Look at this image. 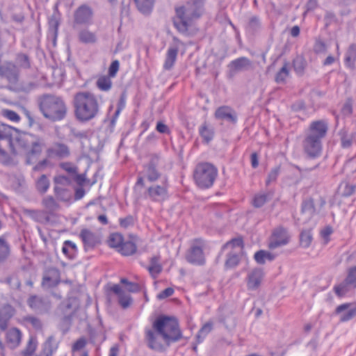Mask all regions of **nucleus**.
Listing matches in <instances>:
<instances>
[{
	"mask_svg": "<svg viewBox=\"0 0 356 356\" xmlns=\"http://www.w3.org/2000/svg\"><path fill=\"white\" fill-rule=\"evenodd\" d=\"M161 337L167 346L179 341L183 337L177 319L174 316L159 315L152 323V329H146L145 339L149 348L162 352L163 343L158 340Z\"/></svg>",
	"mask_w": 356,
	"mask_h": 356,
	"instance_id": "1",
	"label": "nucleus"
},
{
	"mask_svg": "<svg viewBox=\"0 0 356 356\" xmlns=\"http://www.w3.org/2000/svg\"><path fill=\"white\" fill-rule=\"evenodd\" d=\"M204 3L205 0H188L175 8L173 24L180 33L189 35L188 30L193 22L199 19L204 12Z\"/></svg>",
	"mask_w": 356,
	"mask_h": 356,
	"instance_id": "2",
	"label": "nucleus"
},
{
	"mask_svg": "<svg viewBox=\"0 0 356 356\" xmlns=\"http://www.w3.org/2000/svg\"><path fill=\"white\" fill-rule=\"evenodd\" d=\"M75 118L80 122H88L99 113L100 104L97 97L88 91L76 92L73 98Z\"/></svg>",
	"mask_w": 356,
	"mask_h": 356,
	"instance_id": "3",
	"label": "nucleus"
},
{
	"mask_svg": "<svg viewBox=\"0 0 356 356\" xmlns=\"http://www.w3.org/2000/svg\"><path fill=\"white\" fill-rule=\"evenodd\" d=\"M13 133V141L10 149L11 153L16 155L19 150L24 151L26 154V163L31 164V157L38 156L42 152V139L38 136L30 133L19 132L15 128Z\"/></svg>",
	"mask_w": 356,
	"mask_h": 356,
	"instance_id": "4",
	"label": "nucleus"
},
{
	"mask_svg": "<svg viewBox=\"0 0 356 356\" xmlns=\"http://www.w3.org/2000/svg\"><path fill=\"white\" fill-rule=\"evenodd\" d=\"M38 106L43 116L51 122L63 120L67 115V106L58 96L44 95L38 99Z\"/></svg>",
	"mask_w": 356,
	"mask_h": 356,
	"instance_id": "5",
	"label": "nucleus"
},
{
	"mask_svg": "<svg viewBox=\"0 0 356 356\" xmlns=\"http://www.w3.org/2000/svg\"><path fill=\"white\" fill-rule=\"evenodd\" d=\"M218 174V168L214 165L209 162H202L195 166L193 179L200 188L208 189L213 185Z\"/></svg>",
	"mask_w": 356,
	"mask_h": 356,
	"instance_id": "6",
	"label": "nucleus"
},
{
	"mask_svg": "<svg viewBox=\"0 0 356 356\" xmlns=\"http://www.w3.org/2000/svg\"><path fill=\"white\" fill-rule=\"evenodd\" d=\"M207 242L201 238H195L186 253V260L193 265L202 266L205 264L204 250Z\"/></svg>",
	"mask_w": 356,
	"mask_h": 356,
	"instance_id": "7",
	"label": "nucleus"
},
{
	"mask_svg": "<svg viewBox=\"0 0 356 356\" xmlns=\"http://www.w3.org/2000/svg\"><path fill=\"white\" fill-rule=\"evenodd\" d=\"M356 289V266H351L347 270L346 278L339 284L334 286L335 294L339 297H344L351 289Z\"/></svg>",
	"mask_w": 356,
	"mask_h": 356,
	"instance_id": "8",
	"label": "nucleus"
},
{
	"mask_svg": "<svg viewBox=\"0 0 356 356\" xmlns=\"http://www.w3.org/2000/svg\"><path fill=\"white\" fill-rule=\"evenodd\" d=\"M304 152L310 159L321 156L323 150V140L305 135L302 143Z\"/></svg>",
	"mask_w": 356,
	"mask_h": 356,
	"instance_id": "9",
	"label": "nucleus"
},
{
	"mask_svg": "<svg viewBox=\"0 0 356 356\" xmlns=\"http://www.w3.org/2000/svg\"><path fill=\"white\" fill-rule=\"evenodd\" d=\"M290 236L286 228L278 226L275 228L269 238L268 248L276 249L289 243Z\"/></svg>",
	"mask_w": 356,
	"mask_h": 356,
	"instance_id": "10",
	"label": "nucleus"
},
{
	"mask_svg": "<svg viewBox=\"0 0 356 356\" xmlns=\"http://www.w3.org/2000/svg\"><path fill=\"white\" fill-rule=\"evenodd\" d=\"M168 179L165 177L162 185H152L147 188L144 194L145 197L153 202L163 201L168 197Z\"/></svg>",
	"mask_w": 356,
	"mask_h": 356,
	"instance_id": "11",
	"label": "nucleus"
},
{
	"mask_svg": "<svg viewBox=\"0 0 356 356\" xmlns=\"http://www.w3.org/2000/svg\"><path fill=\"white\" fill-rule=\"evenodd\" d=\"M328 130L329 124L327 120H314L309 124L305 135L323 140L326 137Z\"/></svg>",
	"mask_w": 356,
	"mask_h": 356,
	"instance_id": "12",
	"label": "nucleus"
},
{
	"mask_svg": "<svg viewBox=\"0 0 356 356\" xmlns=\"http://www.w3.org/2000/svg\"><path fill=\"white\" fill-rule=\"evenodd\" d=\"M28 306L38 314H44L49 312L51 307L50 300L45 297L31 295L27 299Z\"/></svg>",
	"mask_w": 356,
	"mask_h": 356,
	"instance_id": "13",
	"label": "nucleus"
},
{
	"mask_svg": "<svg viewBox=\"0 0 356 356\" xmlns=\"http://www.w3.org/2000/svg\"><path fill=\"white\" fill-rule=\"evenodd\" d=\"M93 11L86 4L79 6L74 13V26L75 25H89L92 22Z\"/></svg>",
	"mask_w": 356,
	"mask_h": 356,
	"instance_id": "14",
	"label": "nucleus"
},
{
	"mask_svg": "<svg viewBox=\"0 0 356 356\" xmlns=\"http://www.w3.org/2000/svg\"><path fill=\"white\" fill-rule=\"evenodd\" d=\"M216 119L225 121L235 124L237 122V114L236 111L228 106H221L218 107L214 113Z\"/></svg>",
	"mask_w": 356,
	"mask_h": 356,
	"instance_id": "15",
	"label": "nucleus"
},
{
	"mask_svg": "<svg viewBox=\"0 0 356 356\" xmlns=\"http://www.w3.org/2000/svg\"><path fill=\"white\" fill-rule=\"evenodd\" d=\"M252 67V63L251 60L245 56L234 59L228 65L231 76H233L237 72L248 70Z\"/></svg>",
	"mask_w": 356,
	"mask_h": 356,
	"instance_id": "16",
	"label": "nucleus"
},
{
	"mask_svg": "<svg viewBox=\"0 0 356 356\" xmlns=\"http://www.w3.org/2000/svg\"><path fill=\"white\" fill-rule=\"evenodd\" d=\"M60 283V271L56 268H49L43 276L42 285L47 288L56 286Z\"/></svg>",
	"mask_w": 356,
	"mask_h": 356,
	"instance_id": "17",
	"label": "nucleus"
},
{
	"mask_svg": "<svg viewBox=\"0 0 356 356\" xmlns=\"http://www.w3.org/2000/svg\"><path fill=\"white\" fill-rule=\"evenodd\" d=\"M264 271L260 268H256L248 275L247 286L249 290H256L259 288L264 277Z\"/></svg>",
	"mask_w": 356,
	"mask_h": 356,
	"instance_id": "18",
	"label": "nucleus"
},
{
	"mask_svg": "<svg viewBox=\"0 0 356 356\" xmlns=\"http://www.w3.org/2000/svg\"><path fill=\"white\" fill-rule=\"evenodd\" d=\"M338 135L340 139V145L343 149H349L356 142V131L350 132L343 127L339 131Z\"/></svg>",
	"mask_w": 356,
	"mask_h": 356,
	"instance_id": "19",
	"label": "nucleus"
},
{
	"mask_svg": "<svg viewBox=\"0 0 356 356\" xmlns=\"http://www.w3.org/2000/svg\"><path fill=\"white\" fill-rule=\"evenodd\" d=\"M83 244L84 248H93L99 242L97 234L88 229H83L79 234Z\"/></svg>",
	"mask_w": 356,
	"mask_h": 356,
	"instance_id": "20",
	"label": "nucleus"
},
{
	"mask_svg": "<svg viewBox=\"0 0 356 356\" xmlns=\"http://www.w3.org/2000/svg\"><path fill=\"white\" fill-rule=\"evenodd\" d=\"M15 313L14 308L10 305H5L0 309V330L5 331L8 325V322Z\"/></svg>",
	"mask_w": 356,
	"mask_h": 356,
	"instance_id": "21",
	"label": "nucleus"
},
{
	"mask_svg": "<svg viewBox=\"0 0 356 356\" xmlns=\"http://www.w3.org/2000/svg\"><path fill=\"white\" fill-rule=\"evenodd\" d=\"M22 332L16 327L8 330L6 334V341L10 349H15L20 344Z\"/></svg>",
	"mask_w": 356,
	"mask_h": 356,
	"instance_id": "22",
	"label": "nucleus"
},
{
	"mask_svg": "<svg viewBox=\"0 0 356 356\" xmlns=\"http://www.w3.org/2000/svg\"><path fill=\"white\" fill-rule=\"evenodd\" d=\"M274 195V190L270 189L266 192L257 193L252 200V205L254 208H261L270 201Z\"/></svg>",
	"mask_w": 356,
	"mask_h": 356,
	"instance_id": "23",
	"label": "nucleus"
},
{
	"mask_svg": "<svg viewBox=\"0 0 356 356\" xmlns=\"http://www.w3.org/2000/svg\"><path fill=\"white\" fill-rule=\"evenodd\" d=\"M179 51V47L177 45L170 46L166 52L165 61L163 63V69L165 70H171L177 60Z\"/></svg>",
	"mask_w": 356,
	"mask_h": 356,
	"instance_id": "24",
	"label": "nucleus"
},
{
	"mask_svg": "<svg viewBox=\"0 0 356 356\" xmlns=\"http://www.w3.org/2000/svg\"><path fill=\"white\" fill-rule=\"evenodd\" d=\"M48 151L51 155L56 156L60 159L67 158L70 154L69 147L60 143H55Z\"/></svg>",
	"mask_w": 356,
	"mask_h": 356,
	"instance_id": "25",
	"label": "nucleus"
},
{
	"mask_svg": "<svg viewBox=\"0 0 356 356\" xmlns=\"http://www.w3.org/2000/svg\"><path fill=\"white\" fill-rule=\"evenodd\" d=\"M199 134L202 137L203 142L208 144L214 137V129L207 122H204L199 127Z\"/></svg>",
	"mask_w": 356,
	"mask_h": 356,
	"instance_id": "26",
	"label": "nucleus"
},
{
	"mask_svg": "<svg viewBox=\"0 0 356 356\" xmlns=\"http://www.w3.org/2000/svg\"><path fill=\"white\" fill-rule=\"evenodd\" d=\"M241 261L240 252H237L235 250L229 251L226 256V260L225 262V269H232L238 266Z\"/></svg>",
	"mask_w": 356,
	"mask_h": 356,
	"instance_id": "27",
	"label": "nucleus"
},
{
	"mask_svg": "<svg viewBox=\"0 0 356 356\" xmlns=\"http://www.w3.org/2000/svg\"><path fill=\"white\" fill-rule=\"evenodd\" d=\"M145 176L148 181L154 182L161 177V173L156 168V164L154 160H151L145 166Z\"/></svg>",
	"mask_w": 356,
	"mask_h": 356,
	"instance_id": "28",
	"label": "nucleus"
},
{
	"mask_svg": "<svg viewBox=\"0 0 356 356\" xmlns=\"http://www.w3.org/2000/svg\"><path fill=\"white\" fill-rule=\"evenodd\" d=\"M11 246L3 236H0V264L6 262L10 257Z\"/></svg>",
	"mask_w": 356,
	"mask_h": 356,
	"instance_id": "29",
	"label": "nucleus"
},
{
	"mask_svg": "<svg viewBox=\"0 0 356 356\" xmlns=\"http://www.w3.org/2000/svg\"><path fill=\"white\" fill-rule=\"evenodd\" d=\"M78 39L83 44H94L97 42V36L95 33L87 29H81L78 33Z\"/></svg>",
	"mask_w": 356,
	"mask_h": 356,
	"instance_id": "30",
	"label": "nucleus"
},
{
	"mask_svg": "<svg viewBox=\"0 0 356 356\" xmlns=\"http://www.w3.org/2000/svg\"><path fill=\"white\" fill-rule=\"evenodd\" d=\"M356 62V44H351L346 54L345 65L348 68L353 70L355 68Z\"/></svg>",
	"mask_w": 356,
	"mask_h": 356,
	"instance_id": "31",
	"label": "nucleus"
},
{
	"mask_svg": "<svg viewBox=\"0 0 356 356\" xmlns=\"http://www.w3.org/2000/svg\"><path fill=\"white\" fill-rule=\"evenodd\" d=\"M18 69L28 70L31 67V60L29 55L24 53L16 54L15 63Z\"/></svg>",
	"mask_w": 356,
	"mask_h": 356,
	"instance_id": "32",
	"label": "nucleus"
},
{
	"mask_svg": "<svg viewBox=\"0 0 356 356\" xmlns=\"http://www.w3.org/2000/svg\"><path fill=\"white\" fill-rule=\"evenodd\" d=\"M261 28L260 18L254 15L250 17L246 26L245 30L248 33L254 35L257 33Z\"/></svg>",
	"mask_w": 356,
	"mask_h": 356,
	"instance_id": "33",
	"label": "nucleus"
},
{
	"mask_svg": "<svg viewBox=\"0 0 356 356\" xmlns=\"http://www.w3.org/2000/svg\"><path fill=\"white\" fill-rule=\"evenodd\" d=\"M3 129H0V140H3L10 149L12 139L15 128L8 125L3 124Z\"/></svg>",
	"mask_w": 356,
	"mask_h": 356,
	"instance_id": "34",
	"label": "nucleus"
},
{
	"mask_svg": "<svg viewBox=\"0 0 356 356\" xmlns=\"http://www.w3.org/2000/svg\"><path fill=\"white\" fill-rule=\"evenodd\" d=\"M62 252L68 259H73L76 257L78 248L74 242L67 240L63 243Z\"/></svg>",
	"mask_w": 356,
	"mask_h": 356,
	"instance_id": "35",
	"label": "nucleus"
},
{
	"mask_svg": "<svg viewBox=\"0 0 356 356\" xmlns=\"http://www.w3.org/2000/svg\"><path fill=\"white\" fill-rule=\"evenodd\" d=\"M111 76L108 75H102L96 81V86L99 90L104 92L109 91L113 86Z\"/></svg>",
	"mask_w": 356,
	"mask_h": 356,
	"instance_id": "36",
	"label": "nucleus"
},
{
	"mask_svg": "<svg viewBox=\"0 0 356 356\" xmlns=\"http://www.w3.org/2000/svg\"><path fill=\"white\" fill-rule=\"evenodd\" d=\"M147 270L151 276L155 279L161 273L163 268L159 264V257H152L150 259V264L147 267Z\"/></svg>",
	"mask_w": 356,
	"mask_h": 356,
	"instance_id": "37",
	"label": "nucleus"
},
{
	"mask_svg": "<svg viewBox=\"0 0 356 356\" xmlns=\"http://www.w3.org/2000/svg\"><path fill=\"white\" fill-rule=\"evenodd\" d=\"M49 24V34L52 35L54 39L57 38L58 26L60 25V18L58 14L54 13L48 21Z\"/></svg>",
	"mask_w": 356,
	"mask_h": 356,
	"instance_id": "38",
	"label": "nucleus"
},
{
	"mask_svg": "<svg viewBox=\"0 0 356 356\" xmlns=\"http://www.w3.org/2000/svg\"><path fill=\"white\" fill-rule=\"evenodd\" d=\"M275 254L263 250H260L256 252L254 255L255 261L259 264H264L266 260L272 261L275 259Z\"/></svg>",
	"mask_w": 356,
	"mask_h": 356,
	"instance_id": "39",
	"label": "nucleus"
},
{
	"mask_svg": "<svg viewBox=\"0 0 356 356\" xmlns=\"http://www.w3.org/2000/svg\"><path fill=\"white\" fill-rule=\"evenodd\" d=\"M213 330V323L211 321H208L204 323L202 327L199 330L198 332L196 334V341L197 343H201L203 342L204 339Z\"/></svg>",
	"mask_w": 356,
	"mask_h": 356,
	"instance_id": "40",
	"label": "nucleus"
},
{
	"mask_svg": "<svg viewBox=\"0 0 356 356\" xmlns=\"http://www.w3.org/2000/svg\"><path fill=\"white\" fill-rule=\"evenodd\" d=\"M155 0H134L138 10L143 14L151 13Z\"/></svg>",
	"mask_w": 356,
	"mask_h": 356,
	"instance_id": "41",
	"label": "nucleus"
},
{
	"mask_svg": "<svg viewBox=\"0 0 356 356\" xmlns=\"http://www.w3.org/2000/svg\"><path fill=\"white\" fill-rule=\"evenodd\" d=\"M5 282L9 285L12 289L18 291H21V280L17 273H13L8 276L5 280Z\"/></svg>",
	"mask_w": 356,
	"mask_h": 356,
	"instance_id": "42",
	"label": "nucleus"
},
{
	"mask_svg": "<svg viewBox=\"0 0 356 356\" xmlns=\"http://www.w3.org/2000/svg\"><path fill=\"white\" fill-rule=\"evenodd\" d=\"M137 250L136 245L130 241H125L122 243L118 252H120L122 255L124 256H130L136 253Z\"/></svg>",
	"mask_w": 356,
	"mask_h": 356,
	"instance_id": "43",
	"label": "nucleus"
},
{
	"mask_svg": "<svg viewBox=\"0 0 356 356\" xmlns=\"http://www.w3.org/2000/svg\"><path fill=\"white\" fill-rule=\"evenodd\" d=\"M243 247L244 243L242 237L234 238L230 241H227V243H225L222 246L220 253H222L224 250L229 248H231L232 250H234L236 248H239L241 251L243 249Z\"/></svg>",
	"mask_w": 356,
	"mask_h": 356,
	"instance_id": "44",
	"label": "nucleus"
},
{
	"mask_svg": "<svg viewBox=\"0 0 356 356\" xmlns=\"http://www.w3.org/2000/svg\"><path fill=\"white\" fill-rule=\"evenodd\" d=\"M293 67L296 73L298 76H302L306 67L305 59L302 56L296 57L293 60Z\"/></svg>",
	"mask_w": 356,
	"mask_h": 356,
	"instance_id": "45",
	"label": "nucleus"
},
{
	"mask_svg": "<svg viewBox=\"0 0 356 356\" xmlns=\"http://www.w3.org/2000/svg\"><path fill=\"white\" fill-rule=\"evenodd\" d=\"M123 241V236L121 234L112 233L108 237V243L110 247L117 248L118 250Z\"/></svg>",
	"mask_w": 356,
	"mask_h": 356,
	"instance_id": "46",
	"label": "nucleus"
},
{
	"mask_svg": "<svg viewBox=\"0 0 356 356\" xmlns=\"http://www.w3.org/2000/svg\"><path fill=\"white\" fill-rule=\"evenodd\" d=\"M42 205L48 213H52L59 208L58 204L52 196H47L42 200Z\"/></svg>",
	"mask_w": 356,
	"mask_h": 356,
	"instance_id": "47",
	"label": "nucleus"
},
{
	"mask_svg": "<svg viewBox=\"0 0 356 356\" xmlns=\"http://www.w3.org/2000/svg\"><path fill=\"white\" fill-rule=\"evenodd\" d=\"M312 234L311 230H302L300 234V244L304 248H307L310 246L312 241Z\"/></svg>",
	"mask_w": 356,
	"mask_h": 356,
	"instance_id": "48",
	"label": "nucleus"
},
{
	"mask_svg": "<svg viewBox=\"0 0 356 356\" xmlns=\"http://www.w3.org/2000/svg\"><path fill=\"white\" fill-rule=\"evenodd\" d=\"M37 348V341L33 337H30L26 348L21 352L22 356H33Z\"/></svg>",
	"mask_w": 356,
	"mask_h": 356,
	"instance_id": "49",
	"label": "nucleus"
},
{
	"mask_svg": "<svg viewBox=\"0 0 356 356\" xmlns=\"http://www.w3.org/2000/svg\"><path fill=\"white\" fill-rule=\"evenodd\" d=\"M49 181L45 175H42L36 181V188L42 194L45 193L49 188Z\"/></svg>",
	"mask_w": 356,
	"mask_h": 356,
	"instance_id": "50",
	"label": "nucleus"
},
{
	"mask_svg": "<svg viewBox=\"0 0 356 356\" xmlns=\"http://www.w3.org/2000/svg\"><path fill=\"white\" fill-rule=\"evenodd\" d=\"M281 172V166L276 165L273 168L267 175V178L266 179L265 184L266 186H269L271 183L275 182L278 176L280 175Z\"/></svg>",
	"mask_w": 356,
	"mask_h": 356,
	"instance_id": "51",
	"label": "nucleus"
},
{
	"mask_svg": "<svg viewBox=\"0 0 356 356\" xmlns=\"http://www.w3.org/2000/svg\"><path fill=\"white\" fill-rule=\"evenodd\" d=\"M301 212L312 216L315 213V207L313 199L305 200L302 202Z\"/></svg>",
	"mask_w": 356,
	"mask_h": 356,
	"instance_id": "52",
	"label": "nucleus"
},
{
	"mask_svg": "<svg viewBox=\"0 0 356 356\" xmlns=\"http://www.w3.org/2000/svg\"><path fill=\"white\" fill-rule=\"evenodd\" d=\"M289 71L287 68V63H285L283 67L277 72L275 75V81L277 83H284L286 77L289 76Z\"/></svg>",
	"mask_w": 356,
	"mask_h": 356,
	"instance_id": "53",
	"label": "nucleus"
},
{
	"mask_svg": "<svg viewBox=\"0 0 356 356\" xmlns=\"http://www.w3.org/2000/svg\"><path fill=\"white\" fill-rule=\"evenodd\" d=\"M72 318V312L64 314L61 320L60 329L63 334H65L70 329Z\"/></svg>",
	"mask_w": 356,
	"mask_h": 356,
	"instance_id": "54",
	"label": "nucleus"
},
{
	"mask_svg": "<svg viewBox=\"0 0 356 356\" xmlns=\"http://www.w3.org/2000/svg\"><path fill=\"white\" fill-rule=\"evenodd\" d=\"M70 134L74 138L83 140L89 139L90 131H79L75 128H72L70 130Z\"/></svg>",
	"mask_w": 356,
	"mask_h": 356,
	"instance_id": "55",
	"label": "nucleus"
},
{
	"mask_svg": "<svg viewBox=\"0 0 356 356\" xmlns=\"http://www.w3.org/2000/svg\"><path fill=\"white\" fill-rule=\"evenodd\" d=\"M131 297L125 292L118 297V302L123 309L128 308L131 304Z\"/></svg>",
	"mask_w": 356,
	"mask_h": 356,
	"instance_id": "56",
	"label": "nucleus"
},
{
	"mask_svg": "<svg viewBox=\"0 0 356 356\" xmlns=\"http://www.w3.org/2000/svg\"><path fill=\"white\" fill-rule=\"evenodd\" d=\"M58 347V343H55V337L53 335L49 336L44 343V350L56 351Z\"/></svg>",
	"mask_w": 356,
	"mask_h": 356,
	"instance_id": "57",
	"label": "nucleus"
},
{
	"mask_svg": "<svg viewBox=\"0 0 356 356\" xmlns=\"http://www.w3.org/2000/svg\"><path fill=\"white\" fill-rule=\"evenodd\" d=\"M2 115L3 117L15 122H17L20 120L19 115L15 111L12 110L3 109L2 111Z\"/></svg>",
	"mask_w": 356,
	"mask_h": 356,
	"instance_id": "58",
	"label": "nucleus"
},
{
	"mask_svg": "<svg viewBox=\"0 0 356 356\" xmlns=\"http://www.w3.org/2000/svg\"><path fill=\"white\" fill-rule=\"evenodd\" d=\"M119 222L121 227L127 229L131 226H134L135 218L133 216L128 215L124 218H120Z\"/></svg>",
	"mask_w": 356,
	"mask_h": 356,
	"instance_id": "59",
	"label": "nucleus"
},
{
	"mask_svg": "<svg viewBox=\"0 0 356 356\" xmlns=\"http://www.w3.org/2000/svg\"><path fill=\"white\" fill-rule=\"evenodd\" d=\"M314 51L316 54H324L327 51L325 43L321 39H316L314 44Z\"/></svg>",
	"mask_w": 356,
	"mask_h": 356,
	"instance_id": "60",
	"label": "nucleus"
},
{
	"mask_svg": "<svg viewBox=\"0 0 356 356\" xmlns=\"http://www.w3.org/2000/svg\"><path fill=\"white\" fill-rule=\"evenodd\" d=\"M341 188L342 190L341 195L343 197H349L352 195L355 191V186L348 183H345L343 185H341Z\"/></svg>",
	"mask_w": 356,
	"mask_h": 356,
	"instance_id": "61",
	"label": "nucleus"
},
{
	"mask_svg": "<svg viewBox=\"0 0 356 356\" xmlns=\"http://www.w3.org/2000/svg\"><path fill=\"white\" fill-rule=\"evenodd\" d=\"M54 181L56 184H60L62 186H70L72 182V178L65 175L56 176Z\"/></svg>",
	"mask_w": 356,
	"mask_h": 356,
	"instance_id": "62",
	"label": "nucleus"
},
{
	"mask_svg": "<svg viewBox=\"0 0 356 356\" xmlns=\"http://www.w3.org/2000/svg\"><path fill=\"white\" fill-rule=\"evenodd\" d=\"M54 193L58 198L61 200H67L68 195V191L64 188L56 186L54 188Z\"/></svg>",
	"mask_w": 356,
	"mask_h": 356,
	"instance_id": "63",
	"label": "nucleus"
},
{
	"mask_svg": "<svg viewBox=\"0 0 356 356\" xmlns=\"http://www.w3.org/2000/svg\"><path fill=\"white\" fill-rule=\"evenodd\" d=\"M356 316V306L353 308H350L347 312L342 314L340 317L341 322H347Z\"/></svg>",
	"mask_w": 356,
	"mask_h": 356,
	"instance_id": "64",
	"label": "nucleus"
}]
</instances>
